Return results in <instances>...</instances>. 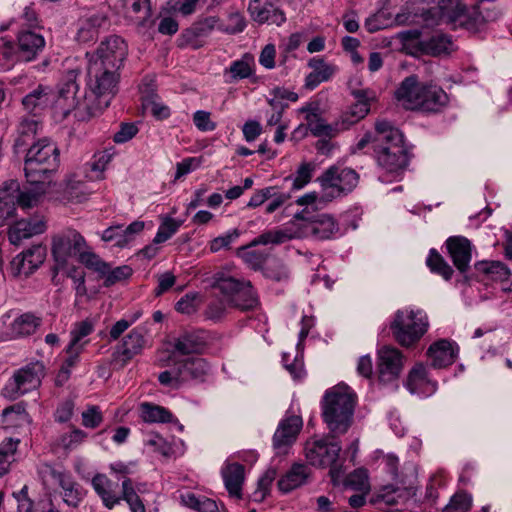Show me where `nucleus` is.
Listing matches in <instances>:
<instances>
[{
    "instance_id": "obj_46",
    "label": "nucleus",
    "mask_w": 512,
    "mask_h": 512,
    "mask_svg": "<svg viewBox=\"0 0 512 512\" xmlns=\"http://www.w3.org/2000/svg\"><path fill=\"white\" fill-rule=\"evenodd\" d=\"M426 263L433 273L442 276L445 280L452 278L454 270L435 249L430 250Z\"/></svg>"
},
{
    "instance_id": "obj_62",
    "label": "nucleus",
    "mask_w": 512,
    "mask_h": 512,
    "mask_svg": "<svg viewBox=\"0 0 512 512\" xmlns=\"http://www.w3.org/2000/svg\"><path fill=\"white\" fill-rule=\"evenodd\" d=\"M84 348L85 347H83V345L69 343V345L65 349L67 358L65 359L61 367V372L65 374L70 373V370L78 364L80 354L83 352Z\"/></svg>"
},
{
    "instance_id": "obj_2",
    "label": "nucleus",
    "mask_w": 512,
    "mask_h": 512,
    "mask_svg": "<svg viewBox=\"0 0 512 512\" xmlns=\"http://www.w3.org/2000/svg\"><path fill=\"white\" fill-rule=\"evenodd\" d=\"M51 254L54 260L53 271H64L71 259H76L87 269L105 267L99 262V256L88 245L84 236L73 228L63 229L51 237Z\"/></svg>"
},
{
    "instance_id": "obj_25",
    "label": "nucleus",
    "mask_w": 512,
    "mask_h": 512,
    "mask_svg": "<svg viewBox=\"0 0 512 512\" xmlns=\"http://www.w3.org/2000/svg\"><path fill=\"white\" fill-rule=\"evenodd\" d=\"M448 103L449 97L441 87L433 84H424L416 110L427 113H439Z\"/></svg>"
},
{
    "instance_id": "obj_60",
    "label": "nucleus",
    "mask_w": 512,
    "mask_h": 512,
    "mask_svg": "<svg viewBox=\"0 0 512 512\" xmlns=\"http://www.w3.org/2000/svg\"><path fill=\"white\" fill-rule=\"evenodd\" d=\"M240 236L238 229H233L227 233L220 235L212 239L209 243L210 251L216 253L221 249H228L232 243H234Z\"/></svg>"
},
{
    "instance_id": "obj_20",
    "label": "nucleus",
    "mask_w": 512,
    "mask_h": 512,
    "mask_svg": "<svg viewBox=\"0 0 512 512\" xmlns=\"http://www.w3.org/2000/svg\"><path fill=\"white\" fill-rule=\"evenodd\" d=\"M44 36L36 30H21L17 36L18 56L24 62L34 60L45 48Z\"/></svg>"
},
{
    "instance_id": "obj_45",
    "label": "nucleus",
    "mask_w": 512,
    "mask_h": 512,
    "mask_svg": "<svg viewBox=\"0 0 512 512\" xmlns=\"http://www.w3.org/2000/svg\"><path fill=\"white\" fill-rule=\"evenodd\" d=\"M253 57L250 54H244L241 59L233 61L226 73L230 75L229 82L240 79H246L253 74Z\"/></svg>"
},
{
    "instance_id": "obj_40",
    "label": "nucleus",
    "mask_w": 512,
    "mask_h": 512,
    "mask_svg": "<svg viewBox=\"0 0 512 512\" xmlns=\"http://www.w3.org/2000/svg\"><path fill=\"white\" fill-rule=\"evenodd\" d=\"M99 262L102 263L105 267H100L99 270H97V269H91V270L98 273L100 277L104 278V286L105 287H110V286L116 284L117 282L126 280L129 277H131L133 274L132 268L128 265H122V266H118L114 269H111L110 265L107 262L103 261L100 257H99Z\"/></svg>"
},
{
    "instance_id": "obj_49",
    "label": "nucleus",
    "mask_w": 512,
    "mask_h": 512,
    "mask_svg": "<svg viewBox=\"0 0 512 512\" xmlns=\"http://www.w3.org/2000/svg\"><path fill=\"white\" fill-rule=\"evenodd\" d=\"M28 249L16 255L10 262V272L14 277H28L35 272L28 264Z\"/></svg>"
},
{
    "instance_id": "obj_38",
    "label": "nucleus",
    "mask_w": 512,
    "mask_h": 512,
    "mask_svg": "<svg viewBox=\"0 0 512 512\" xmlns=\"http://www.w3.org/2000/svg\"><path fill=\"white\" fill-rule=\"evenodd\" d=\"M92 486L107 508L111 509L120 502L121 497L113 490V483L106 475H95L92 479Z\"/></svg>"
},
{
    "instance_id": "obj_54",
    "label": "nucleus",
    "mask_w": 512,
    "mask_h": 512,
    "mask_svg": "<svg viewBox=\"0 0 512 512\" xmlns=\"http://www.w3.org/2000/svg\"><path fill=\"white\" fill-rule=\"evenodd\" d=\"M94 330V326L91 320L85 319L83 321L75 323L71 330V341L70 343L86 346L88 341H82L83 338L90 335Z\"/></svg>"
},
{
    "instance_id": "obj_22",
    "label": "nucleus",
    "mask_w": 512,
    "mask_h": 512,
    "mask_svg": "<svg viewBox=\"0 0 512 512\" xmlns=\"http://www.w3.org/2000/svg\"><path fill=\"white\" fill-rule=\"evenodd\" d=\"M303 425L302 418L299 416H290L283 419L273 436V446L278 452L285 451L291 446L299 434Z\"/></svg>"
},
{
    "instance_id": "obj_5",
    "label": "nucleus",
    "mask_w": 512,
    "mask_h": 512,
    "mask_svg": "<svg viewBox=\"0 0 512 512\" xmlns=\"http://www.w3.org/2000/svg\"><path fill=\"white\" fill-rule=\"evenodd\" d=\"M374 159L386 173L398 176L409 164V153L402 132L391 123L379 126Z\"/></svg>"
},
{
    "instance_id": "obj_17",
    "label": "nucleus",
    "mask_w": 512,
    "mask_h": 512,
    "mask_svg": "<svg viewBox=\"0 0 512 512\" xmlns=\"http://www.w3.org/2000/svg\"><path fill=\"white\" fill-rule=\"evenodd\" d=\"M145 345L144 333L141 328L132 329L118 344L113 353L111 362L124 367L134 356L141 353Z\"/></svg>"
},
{
    "instance_id": "obj_14",
    "label": "nucleus",
    "mask_w": 512,
    "mask_h": 512,
    "mask_svg": "<svg viewBox=\"0 0 512 512\" xmlns=\"http://www.w3.org/2000/svg\"><path fill=\"white\" fill-rule=\"evenodd\" d=\"M404 357L395 347L384 346L377 353V373L380 382L390 383L397 380L403 369Z\"/></svg>"
},
{
    "instance_id": "obj_21",
    "label": "nucleus",
    "mask_w": 512,
    "mask_h": 512,
    "mask_svg": "<svg viewBox=\"0 0 512 512\" xmlns=\"http://www.w3.org/2000/svg\"><path fill=\"white\" fill-rule=\"evenodd\" d=\"M475 273L465 275V281H507L511 275L509 268L500 261H478L474 265Z\"/></svg>"
},
{
    "instance_id": "obj_6",
    "label": "nucleus",
    "mask_w": 512,
    "mask_h": 512,
    "mask_svg": "<svg viewBox=\"0 0 512 512\" xmlns=\"http://www.w3.org/2000/svg\"><path fill=\"white\" fill-rule=\"evenodd\" d=\"M428 328V316L421 309H399L390 323L394 339L403 347L414 346L425 335Z\"/></svg>"
},
{
    "instance_id": "obj_34",
    "label": "nucleus",
    "mask_w": 512,
    "mask_h": 512,
    "mask_svg": "<svg viewBox=\"0 0 512 512\" xmlns=\"http://www.w3.org/2000/svg\"><path fill=\"white\" fill-rule=\"evenodd\" d=\"M179 500L182 506L195 512H219L215 500L188 490L180 493Z\"/></svg>"
},
{
    "instance_id": "obj_36",
    "label": "nucleus",
    "mask_w": 512,
    "mask_h": 512,
    "mask_svg": "<svg viewBox=\"0 0 512 512\" xmlns=\"http://www.w3.org/2000/svg\"><path fill=\"white\" fill-rule=\"evenodd\" d=\"M411 487L400 488L393 485L384 486L376 495L374 503L378 508L384 510L385 507L397 506L404 499L410 496Z\"/></svg>"
},
{
    "instance_id": "obj_50",
    "label": "nucleus",
    "mask_w": 512,
    "mask_h": 512,
    "mask_svg": "<svg viewBox=\"0 0 512 512\" xmlns=\"http://www.w3.org/2000/svg\"><path fill=\"white\" fill-rule=\"evenodd\" d=\"M315 165L311 162H303L298 167L295 177H287L285 180H292V188L294 190H300L305 187L312 179Z\"/></svg>"
},
{
    "instance_id": "obj_19",
    "label": "nucleus",
    "mask_w": 512,
    "mask_h": 512,
    "mask_svg": "<svg viewBox=\"0 0 512 512\" xmlns=\"http://www.w3.org/2000/svg\"><path fill=\"white\" fill-rule=\"evenodd\" d=\"M448 253L457 270L467 275L472 259L471 242L463 236H451L446 240Z\"/></svg>"
},
{
    "instance_id": "obj_57",
    "label": "nucleus",
    "mask_w": 512,
    "mask_h": 512,
    "mask_svg": "<svg viewBox=\"0 0 512 512\" xmlns=\"http://www.w3.org/2000/svg\"><path fill=\"white\" fill-rule=\"evenodd\" d=\"M472 505L471 496L465 492L456 493L445 506L444 512H467Z\"/></svg>"
},
{
    "instance_id": "obj_9",
    "label": "nucleus",
    "mask_w": 512,
    "mask_h": 512,
    "mask_svg": "<svg viewBox=\"0 0 512 512\" xmlns=\"http://www.w3.org/2000/svg\"><path fill=\"white\" fill-rule=\"evenodd\" d=\"M341 449L339 443L327 439L309 441L305 447L306 458L311 465L330 468L329 475L334 486L340 483L344 474L343 463L338 461Z\"/></svg>"
},
{
    "instance_id": "obj_37",
    "label": "nucleus",
    "mask_w": 512,
    "mask_h": 512,
    "mask_svg": "<svg viewBox=\"0 0 512 512\" xmlns=\"http://www.w3.org/2000/svg\"><path fill=\"white\" fill-rule=\"evenodd\" d=\"M218 26L219 19L215 16L200 18L182 33V39L187 44H193L197 38L207 36Z\"/></svg>"
},
{
    "instance_id": "obj_1",
    "label": "nucleus",
    "mask_w": 512,
    "mask_h": 512,
    "mask_svg": "<svg viewBox=\"0 0 512 512\" xmlns=\"http://www.w3.org/2000/svg\"><path fill=\"white\" fill-rule=\"evenodd\" d=\"M120 74L118 69H110L98 64H87V90L84 100L78 104L76 116L84 120L106 109L116 93Z\"/></svg>"
},
{
    "instance_id": "obj_43",
    "label": "nucleus",
    "mask_w": 512,
    "mask_h": 512,
    "mask_svg": "<svg viewBox=\"0 0 512 512\" xmlns=\"http://www.w3.org/2000/svg\"><path fill=\"white\" fill-rule=\"evenodd\" d=\"M140 411L142 419L148 423H168L173 419V415L168 409L149 402L142 403Z\"/></svg>"
},
{
    "instance_id": "obj_4",
    "label": "nucleus",
    "mask_w": 512,
    "mask_h": 512,
    "mask_svg": "<svg viewBox=\"0 0 512 512\" xmlns=\"http://www.w3.org/2000/svg\"><path fill=\"white\" fill-rule=\"evenodd\" d=\"M59 167V149L55 143L44 138L27 151L24 163L25 177L29 185H36L40 192L50 188L53 174Z\"/></svg>"
},
{
    "instance_id": "obj_15",
    "label": "nucleus",
    "mask_w": 512,
    "mask_h": 512,
    "mask_svg": "<svg viewBox=\"0 0 512 512\" xmlns=\"http://www.w3.org/2000/svg\"><path fill=\"white\" fill-rule=\"evenodd\" d=\"M323 188L336 189L338 194L351 192L358 184L359 175L351 168L329 167L320 177Z\"/></svg>"
},
{
    "instance_id": "obj_30",
    "label": "nucleus",
    "mask_w": 512,
    "mask_h": 512,
    "mask_svg": "<svg viewBox=\"0 0 512 512\" xmlns=\"http://www.w3.org/2000/svg\"><path fill=\"white\" fill-rule=\"evenodd\" d=\"M45 228L46 226L42 221L21 219L9 227V242L15 246H18L22 243L23 240L43 233Z\"/></svg>"
},
{
    "instance_id": "obj_10",
    "label": "nucleus",
    "mask_w": 512,
    "mask_h": 512,
    "mask_svg": "<svg viewBox=\"0 0 512 512\" xmlns=\"http://www.w3.org/2000/svg\"><path fill=\"white\" fill-rule=\"evenodd\" d=\"M291 239V235L283 229H271L265 231L255 237L249 244L239 247L237 255L253 270L265 269V263L269 257V252L266 249L252 250L251 248L258 245H279Z\"/></svg>"
},
{
    "instance_id": "obj_24",
    "label": "nucleus",
    "mask_w": 512,
    "mask_h": 512,
    "mask_svg": "<svg viewBox=\"0 0 512 512\" xmlns=\"http://www.w3.org/2000/svg\"><path fill=\"white\" fill-rule=\"evenodd\" d=\"M248 11L252 19L260 24L279 26L286 21L284 12L269 0H250Z\"/></svg>"
},
{
    "instance_id": "obj_51",
    "label": "nucleus",
    "mask_w": 512,
    "mask_h": 512,
    "mask_svg": "<svg viewBox=\"0 0 512 512\" xmlns=\"http://www.w3.org/2000/svg\"><path fill=\"white\" fill-rule=\"evenodd\" d=\"M181 224V221L171 217H166L160 224L153 239L154 244H161L170 239L178 231Z\"/></svg>"
},
{
    "instance_id": "obj_33",
    "label": "nucleus",
    "mask_w": 512,
    "mask_h": 512,
    "mask_svg": "<svg viewBox=\"0 0 512 512\" xmlns=\"http://www.w3.org/2000/svg\"><path fill=\"white\" fill-rule=\"evenodd\" d=\"M310 475V469L300 463L294 464L278 481L279 489L288 493L303 485Z\"/></svg>"
},
{
    "instance_id": "obj_13",
    "label": "nucleus",
    "mask_w": 512,
    "mask_h": 512,
    "mask_svg": "<svg viewBox=\"0 0 512 512\" xmlns=\"http://www.w3.org/2000/svg\"><path fill=\"white\" fill-rule=\"evenodd\" d=\"M127 56L125 41L116 35L105 38L94 52H87L88 63L98 64L110 69H118L123 65Z\"/></svg>"
},
{
    "instance_id": "obj_26",
    "label": "nucleus",
    "mask_w": 512,
    "mask_h": 512,
    "mask_svg": "<svg viewBox=\"0 0 512 512\" xmlns=\"http://www.w3.org/2000/svg\"><path fill=\"white\" fill-rule=\"evenodd\" d=\"M220 473L229 496L241 499L245 480L244 465L238 462L225 461Z\"/></svg>"
},
{
    "instance_id": "obj_8",
    "label": "nucleus",
    "mask_w": 512,
    "mask_h": 512,
    "mask_svg": "<svg viewBox=\"0 0 512 512\" xmlns=\"http://www.w3.org/2000/svg\"><path fill=\"white\" fill-rule=\"evenodd\" d=\"M209 368L208 362L199 357L174 361L172 368L158 375V381L162 386L176 390L192 381H204Z\"/></svg>"
},
{
    "instance_id": "obj_28",
    "label": "nucleus",
    "mask_w": 512,
    "mask_h": 512,
    "mask_svg": "<svg viewBox=\"0 0 512 512\" xmlns=\"http://www.w3.org/2000/svg\"><path fill=\"white\" fill-rule=\"evenodd\" d=\"M425 83H420L416 75L406 77L395 91V98L405 109L416 110L419 103L422 88Z\"/></svg>"
},
{
    "instance_id": "obj_29",
    "label": "nucleus",
    "mask_w": 512,
    "mask_h": 512,
    "mask_svg": "<svg viewBox=\"0 0 512 512\" xmlns=\"http://www.w3.org/2000/svg\"><path fill=\"white\" fill-rule=\"evenodd\" d=\"M444 19L452 24L454 29L461 27L469 31H477L484 21L478 8L469 9L465 4L456 11L450 12V15Z\"/></svg>"
},
{
    "instance_id": "obj_42",
    "label": "nucleus",
    "mask_w": 512,
    "mask_h": 512,
    "mask_svg": "<svg viewBox=\"0 0 512 512\" xmlns=\"http://www.w3.org/2000/svg\"><path fill=\"white\" fill-rule=\"evenodd\" d=\"M60 486L63 489V501L70 507H78L86 495L84 488L80 484L66 478L60 480Z\"/></svg>"
},
{
    "instance_id": "obj_58",
    "label": "nucleus",
    "mask_w": 512,
    "mask_h": 512,
    "mask_svg": "<svg viewBox=\"0 0 512 512\" xmlns=\"http://www.w3.org/2000/svg\"><path fill=\"white\" fill-rule=\"evenodd\" d=\"M263 274L265 277L278 282L289 278L288 268L278 259H274L271 263L266 265Z\"/></svg>"
},
{
    "instance_id": "obj_63",
    "label": "nucleus",
    "mask_w": 512,
    "mask_h": 512,
    "mask_svg": "<svg viewBox=\"0 0 512 512\" xmlns=\"http://www.w3.org/2000/svg\"><path fill=\"white\" fill-rule=\"evenodd\" d=\"M102 421V412L96 405L89 406L82 412V425L86 428L95 429L100 426Z\"/></svg>"
},
{
    "instance_id": "obj_27",
    "label": "nucleus",
    "mask_w": 512,
    "mask_h": 512,
    "mask_svg": "<svg viewBox=\"0 0 512 512\" xmlns=\"http://www.w3.org/2000/svg\"><path fill=\"white\" fill-rule=\"evenodd\" d=\"M55 99L56 95L50 87L38 85L23 98L22 104L26 111L36 117L49 108Z\"/></svg>"
},
{
    "instance_id": "obj_18",
    "label": "nucleus",
    "mask_w": 512,
    "mask_h": 512,
    "mask_svg": "<svg viewBox=\"0 0 512 512\" xmlns=\"http://www.w3.org/2000/svg\"><path fill=\"white\" fill-rule=\"evenodd\" d=\"M413 47L415 55L433 57L448 55L455 49L451 36L442 32H435L430 37L417 41Z\"/></svg>"
},
{
    "instance_id": "obj_39",
    "label": "nucleus",
    "mask_w": 512,
    "mask_h": 512,
    "mask_svg": "<svg viewBox=\"0 0 512 512\" xmlns=\"http://www.w3.org/2000/svg\"><path fill=\"white\" fill-rule=\"evenodd\" d=\"M369 109L370 108H367L364 103L352 104L348 110L344 111L334 122V126L337 127V134L348 130L351 126L358 123L368 114Z\"/></svg>"
},
{
    "instance_id": "obj_44",
    "label": "nucleus",
    "mask_w": 512,
    "mask_h": 512,
    "mask_svg": "<svg viewBox=\"0 0 512 512\" xmlns=\"http://www.w3.org/2000/svg\"><path fill=\"white\" fill-rule=\"evenodd\" d=\"M20 443L19 439L6 438L0 443V477L7 474L15 461V454Z\"/></svg>"
},
{
    "instance_id": "obj_3",
    "label": "nucleus",
    "mask_w": 512,
    "mask_h": 512,
    "mask_svg": "<svg viewBox=\"0 0 512 512\" xmlns=\"http://www.w3.org/2000/svg\"><path fill=\"white\" fill-rule=\"evenodd\" d=\"M356 395L346 385L328 389L321 401V416L332 437L345 434L353 423Z\"/></svg>"
},
{
    "instance_id": "obj_55",
    "label": "nucleus",
    "mask_w": 512,
    "mask_h": 512,
    "mask_svg": "<svg viewBox=\"0 0 512 512\" xmlns=\"http://www.w3.org/2000/svg\"><path fill=\"white\" fill-rule=\"evenodd\" d=\"M246 27V21L239 12H233L228 15L227 23H220L218 29L227 34L241 33Z\"/></svg>"
},
{
    "instance_id": "obj_48",
    "label": "nucleus",
    "mask_w": 512,
    "mask_h": 512,
    "mask_svg": "<svg viewBox=\"0 0 512 512\" xmlns=\"http://www.w3.org/2000/svg\"><path fill=\"white\" fill-rule=\"evenodd\" d=\"M428 382L426 367L423 364H416L409 372L406 387L411 393H417Z\"/></svg>"
},
{
    "instance_id": "obj_12",
    "label": "nucleus",
    "mask_w": 512,
    "mask_h": 512,
    "mask_svg": "<svg viewBox=\"0 0 512 512\" xmlns=\"http://www.w3.org/2000/svg\"><path fill=\"white\" fill-rule=\"evenodd\" d=\"M44 375L45 366L42 362H30L14 372L4 390L8 396L17 398L38 388Z\"/></svg>"
},
{
    "instance_id": "obj_59",
    "label": "nucleus",
    "mask_w": 512,
    "mask_h": 512,
    "mask_svg": "<svg viewBox=\"0 0 512 512\" xmlns=\"http://www.w3.org/2000/svg\"><path fill=\"white\" fill-rule=\"evenodd\" d=\"M87 438V433L79 428H74L71 432L61 435L59 444L65 450H73L82 444Z\"/></svg>"
},
{
    "instance_id": "obj_53",
    "label": "nucleus",
    "mask_w": 512,
    "mask_h": 512,
    "mask_svg": "<svg viewBox=\"0 0 512 512\" xmlns=\"http://www.w3.org/2000/svg\"><path fill=\"white\" fill-rule=\"evenodd\" d=\"M79 86L76 82V74L74 71L68 72L65 80L59 85V100H69L74 102Z\"/></svg>"
},
{
    "instance_id": "obj_61",
    "label": "nucleus",
    "mask_w": 512,
    "mask_h": 512,
    "mask_svg": "<svg viewBox=\"0 0 512 512\" xmlns=\"http://www.w3.org/2000/svg\"><path fill=\"white\" fill-rule=\"evenodd\" d=\"M17 61H22L18 56V48L6 42L0 47V65L4 69H10Z\"/></svg>"
},
{
    "instance_id": "obj_41",
    "label": "nucleus",
    "mask_w": 512,
    "mask_h": 512,
    "mask_svg": "<svg viewBox=\"0 0 512 512\" xmlns=\"http://www.w3.org/2000/svg\"><path fill=\"white\" fill-rule=\"evenodd\" d=\"M307 128L315 137H335L337 135V127L334 122L331 124L326 121L316 112H311L306 115Z\"/></svg>"
},
{
    "instance_id": "obj_11",
    "label": "nucleus",
    "mask_w": 512,
    "mask_h": 512,
    "mask_svg": "<svg viewBox=\"0 0 512 512\" xmlns=\"http://www.w3.org/2000/svg\"><path fill=\"white\" fill-rule=\"evenodd\" d=\"M36 185H30V188L21 190L17 180L4 182L0 187V218L11 217L18 204L23 208H30L37 204L39 198L44 195Z\"/></svg>"
},
{
    "instance_id": "obj_31",
    "label": "nucleus",
    "mask_w": 512,
    "mask_h": 512,
    "mask_svg": "<svg viewBox=\"0 0 512 512\" xmlns=\"http://www.w3.org/2000/svg\"><path fill=\"white\" fill-rule=\"evenodd\" d=\"M427 354L434 368H444L455 362L457 349L452 342L441 339L428 348Z\"/></svg>"
},
{
    "instance_id": "obj_64",
    "label": "nucleus",
    "mask_w": 512,
    "mask_h": 512,
    "mask_svg": "<svg viewBox=\"0 0 512 512\" xmlns=\"http://www.w3.org/2000/svg\"><path fill=\"white\" fill-rule=\"evenodd\" d=\"M47 256V249L42 244H34L28 248V264L36 271L45 261Z\"/></svg>"
},
{
    "instance_id": "obj_16",
    "label": "nucleus",
    "mask_w": 512,
    "mask_h": 512,
    "mask_svg": "<svg viewBox=\"0 0 512 512\" xmlns=\"http://www.w3.org/2000/svg\"><path fill=\"white\" fill-rule=\"evenodd\" d=\"M108 24V17L104 12L95 9L87 10L78 19L76 40L81 43L92 42L98 38L101 29Z\"/></svg>"
},
{
    "instance_id": "obj_56",
    "label": "nucleus",
    "mask_w": 512,
    "mask_h": 512,
    "mask_svg": "<svg viewBox=\"0 0 512 512\" xmlns=\"http://www.w3.org/2000/svg\"><path fill=\"white\" fill-rule=\"evenodd\" d=\"M344 485L356 491H367L369 484L366 471L364 469L353 471L345 478Z\"/></svg>"
},
{
    "instance_id": "obj_35",
    "label": "nucleus",
    "mask_w": 512,
    "mask_h": 512,
    "mask_svg": "<svg viewBox=\"0 0 512 512\" xmlns=\"http://www.w3.org/2000/svg\"><path fill=\"white\" fill-rule=\"evenodd\" d=\"M42 318L33 313H23L15 318L10 325V335L12 338H20L32 335L41 326Z\"/></svg>"
},
{
    "instance_id": "obj_47",
    "label": "nucleus",
    "mask_w": 512,
    "mask_h": 512,
    "mask_svg": "<svg viewBox=\"0 0 512 512\" xmlns=\"http://www.w3.org/2000/svg\"><path fill=\"white\" fill-rule=\"evenodd\" d=\"M156 94H149L143 97L142 106L149 111L157 120H164L170 116V108L157 101Z\"/></svg>"
},
{
    "instance_id": "obj_52",
    "label": "nucleus",
    "mask_w": 512,
    "mask_h": 512,
    "mask_svg": "<svg viewBox=\"0 0 512 512\" xmlns=\"http://www.w3.org/2000/svg\"><path fill=\"white\" fill-rule=\"evenodd\" d=\"M41 128L40 121L34 116L23 118L18 126V143L26 144V138H34Z\"/></svg>"
},
{
    "instance_id": "obj_23",
    "label": "nucleus",
    "mask_w": 512,
    "mask_h": 512,
    "mask_svg": "<svg viewBox=\"0 0 512 512\" xmlns=\"http://www.w3.org/2000/svg\"><path fill=\"white\" fill-rule=\"evenodd\" d=\"M294 219L310 223V230L319 239H329L338 231V225L334 218L327 214L315 216L307 209L297 212Z\"/></svg>"
},
{
    "instance_id": "obj_32",
    "label": "nucleus",
    "mask_w": 512,
    "mask_h": 512,
    "mask_svg": "<svg viewBox=\"0 0 512 512\" xmlns=\"http://www.w3.org/2000/svg\"><path fill=\"white\" fill-rule=\"evenodd\" d=\"M173 347L182 355L200 354L206 347V339L202 332H186L175 339Z\"/></svg>"
},
{
    "instance_id": "obj_7",
    "label": "nucleus",
    "mask_w": 512,
    "mask_h": 512,
    "mask_svg": "<svg viewBox=\"0 0 512 512\" xmlns=\"http://www.w3.org/2000/svg\"><path fill=\"white\" fill-rule=\"evenodd\" d=\"M213 287L220 291L228 305L241 311L254 310L259 305L257 293L250 281L217 273Z\"/></svg>"
}]
</instances>
